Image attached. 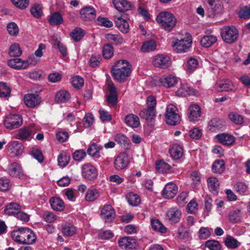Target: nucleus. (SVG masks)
Returning a JSON list of instances; mask_svg holds the SVG:
<instances>
[{
  "mask_svg": "<svg viewBox=\"0 0 250 250\" xmlns=\"http://www.w3.org/2000/svg\"><path fill=\"white\" fill-rule=\"evenodd\" d=\"M132 71L131 64L125 60L117 61L111 68V75L114 79L120 83L126 81Z\"/></svg>",
  "mask_w": 250,
  "mask_h": 250,
  "instance_id": "obj_1",
  "label": "nucleus"
},
{
  "mask_svg": "<svg viewBox=\"0 0 250 250\" xmlns=\"http://www.w3.org/2000/svg\"><path fill=\"white\" fill-rule=\"evenodd\" d=\"M11 236L12 240L19 244L32 245L36 242L37 238L35 233L28 228L14 229Z\"/></svg>",
  "mask_w": 250,
  "mask_h": 250,
  "instance_id": "obj_2",
  "label": "nucleus"
},
{
  "mask_svg": "<svg viewBox=\"0 0 250 250\" xmlns=\"http://www.w3.org/2000/svg\"><path fill=\"white\" fill-rule=\"evenodd\" d=\"M156 21L160 27L167 31H170L175 27L177 20L170 12H161L157 16Z\"/></svg>",
  "mask_w": 250,
  "mask_h": 250,
  "instance_id": "obj_3",
  "label": "nucleus"
},
{
  "mask_svg": "<svg viewBox=\"0 0 250 250\" xmlns=\"http://www.w3.org/2000/svg\"><path fill=\"white\" fill-rule=\"evenodd\" d=\"M220 34L223 41L229 44L236 42L239 37L238 30L233 26H224L221 29Z\"/></svg>",
  "mask_w": 250,
  "mask_h": 250,
  "instance_id": "obj_4",
  "label": "nucleus"
},
{
  "mask_svg": "<svg viewBox=\"0 0 250 250\" xmlns=\"http://www.w3.org/2000/svg\"><path fill=\"white\" fill-rule=\"evenodd\" d=\"M177 107L170 104L167 107L166 121L167 124L175 125L180 123L181 117L178 113Z\"/></svg>",
  "mask_w": 250,
  "mask_h": 250,
  "instance_id": "obj_5",
  "label": "nucleus"
},
{
  "mask_svg": "<svg viewBox=\"0 0 250 250\" xmlns=\"http://www.w3.org/2000/svg\"><path fill=\"white\" fill-rule=\"evenodd\" d=\"M82 175L88 182L95 180L98 175V169L91 163H87L82 166Z\"/></svg>",
  "mask_w": 250,
  "mask_h": 250,
  "instance_id": "obj_6",
  "label": "nucleus"
},
{
  "mask_svg": "<svg viewBox=\"0 0 250 250\" xmlns=\"http://www.w3.org/2000/svg\"><path fill=\"white\" fill-rule=\"evenodd\" d=\"M23 123V119L21 115L12 114L8 115L3 121L5 127L9 129L19 128Z\"/></svg>",
  "mask_w": 250,
  "mask_h": 250,
  "instance_id": "obj_7",
  "label": "nucleus"
},
{
  "mask_svg": "<svg viewBox=\"0 0 250 250\" xmlns=\"http://www.w3.org/2000/svg\"><path fill=\"white\" fill-rule=\"evenodd\" d=\"M191 36L188 35L186 38L181 40L177 39L173 42L172 46L177 53H181L187 52L191 47Z\"/></svg>",
  "mask_w": 250,
  "mask_h": 250,
  "instance_id": "obj_8",
  "label": "nucleus"
},
{
  "mask_svg": "<svg viewBox=\"0 0 250 250\" xmlns=\"http://www.w3.org/2000/svg\"><path fill=\"white\" fill-rule=\"evenodd\" d=\"M152 63L156 67L165 69L171 65V60L167 55L158 54L153 57Z\"/></svg>",
  "mask_w": 250,
  "mask_h": 250,
  "instance_id": "obj_9",
  "label": "nucleus"
},
{
  "mask_svg": "<svg viewBox=\"0 0 250 250\" xmlns=\"http://www.w3.org/2000/svg\"><path fill=\"white\" fill-rule=\"evenodd\" d=\"M130 163L129 158L125 152L120 153L114 161V167L117 170H121L126 168Z\"/></svg>",
  "mask_w": 250,
  "mask_h": 250,
  "instance_id": "obj_10",
  "label": "nucleus"
},
{
  "mask_svg": "<svg viewBox=\"0 0 250 250\" xmlns=\"http://www.w3.org/2000/svg\"><path fill=\"white\" fill-rule=\"evenodd\" d=\"M7 171L8 174L12 177L21 179L24 173L21 164L17 162H13L9 165Z\"/></svg>",
  "mask_w": 250,
  "mask_h": 250,
  "instance_id": "obj_11",
  "label": "nucleus"
},
{
  "mask_svg": "<svg viewBox=\"0 0 250 250\" xmlns=\"http://www.w3.org/2000/svg\"><path fill=\"white\" fill-rule=\"evenodd\" d=\"M115 215L114 209L110 205H104L101 208V217L106 222H112L114 220Z\"/></svg>",
  "mask_w": 250,
  "mask_h": 250,
  "instance_id": "obj_12",
  "label": "nucleus"
},
{
  "mask_svg": "<svg viewBox=\"0 0 250 250\" xmlns=\"http://www.w3.org/2000/svg\"><path fill=\"white\" fill-rule=\"evenodd\" d=\"M181 215L180 210L177 208H171L167 210L166 217L171 224H175L180 221Z\"/></svg>",
  "mask_w": 250,
  "mask_h": 250,
  "instance_id": "obj_13",
  "label": "nucleus"
},
{
  "mask_svg": "<svg viewBox=\"0 0 250 250\" xmlns=\"http://www.w3.org/2000/svg\"><path fill=\"white\" fill-rule=\"evenodd\" d=\"M33 134H34L33 127L28 125L19 129L18 132L15 134V137L19 140H29L32 138Z\"/></svg>",
  "mask_w": 250,
  "mask_h": 250,
  "instance_id": "obj_14",
  "label": "nucleus"
},
{
  "mask_svg": "<svg viewBox=\"0 0 250 250\" xmlns=\"http://www.w3.org/2000/svg\"><path fill=\"white\" fill-rule=\"evenodd\" d=\"M119 247L125 250H129L134 249L137 246L136 240L132 237L124 236L121 237L118 240Z\"/></svg>",
  "mask_w": 250,
  "mask_h": 250,
  "instance_id": "obj_15",
  "label": "nucleus"
},
{
  "mask_svg": "<svg viewBox=\"0 0 250 250\" xmlns=\"http://www.w3.org/2000/svg\"><path fill=\"white\" fill-rule=\"evenodd\" d=\"M23 101L27 107L34 108L41 104L42 100L38 94H27L24 96Z\"/></svg>",
  "mask_w": 250,
  "mask_h": 250,
  "instance_id": "obj_16",
  "label": "nucleus"
},
{
  "mask_svg": "<svg viewBox=\"0 0 250 250\" xmlns=\"http://www.w3.org/2000/svg\"><path fill=\"white\" fill-rule=\"evenodd\" d=\"M81 19L84 21H90L95 19L96 17V11L95 9L91 6H85L80 10Z\"/></svg>",
  "mask_w": 250,
  "mask_h": 250,
  "instance_id": "obj_17",
  "label": "nucleus"
},
{
  "mask_svg": "<svg viewBox=\"0 0 250 250\" xmlns=\"http://www.w3.org/2000/svg\"><path fill=\"white\" fill-rule=\"evenodd\" d=\"M178 187L173 182L167 183L163 189L162 195L166 199H171L175 197L178 192Z\"/></svg>",
  "mask_w": 250,
  "mask_h": 250,
  "instance_id": "obj_18",
  "label": "nucleus"
},
{
  "mask_svg": "<svg viewBox=\"0 0 250 250\" xmlns=\"http://www.w3.org/2000/svg\"><path fill=\"white\" fill-rule=\"evenodd\" d=\"M109 94L106 96V101L108 105L115 106L118 103V95L117 89L114 84L112 83L108 85Z\"/></svg>",
  "mask_w": 250,
  "mask_h": 250,
  "instance_id": "obj_19",
  "label": "nucleus"
},
{
  "mask_svg": "<svg viewBox=\"0 0 250 250\" xmlns=\"http://www.w3.org/2000/svg\"><path fill=\"white\" fill-rule=\"evenodd\" d=\"M188 118L190 121H198L201 115V109L197 104H192L188 108Z\"/></svg>",
  "mask_w": 250,
  "mask_h": 250,
  "instance_id": "obj_20",
  "label": "nucleus"
},
{
  "mask_svg": "<svg viewBox=\"0 0 250 250\" xmlns=\"http://www.w3.org/2000/svg\"><path fill=\"white\" fill-rule=\"evenodd\" d=\"M197 91L188 83H182L176 91L178 96L186 97L190 95H195Z\"/></svg>",
  "mask_w": 250,
  "mask_h": 250,
  "instance_id": "obj_21",
  "label": "nucleus"
},
{
  "mask_svg": "<svg viewBox=\"0 0 250 250\" xmlns=\"http://www.w3.org/2000/svg\"><path fill=\"white\" fill-rule=\"evenodd\" d=\"M114 8L119 12H125L133 7V4L127 0H112Z\"/></svg>",
  "mask_w": 250,
  "mask_h": 250,
  "instance_id": "obj_22",
  "label": "nucleus"
},
{
  "mask_svg": "<svg viewBox=\"0 0 250 250\" xmlns=\"http://www.w3.org/2000/svg\"><path fill=\"white\" fill-rule=\"evenodd\" d=\"M178 82L177 77L172 74H169L159 79V82L161 85L166 88L174 87L177 84Z\"/></svg>",
  "mask_w": 250,
  "mask_h": 250,
  "instance_id": "obj_23",
  "label": "nucleus"
},
{
  "mask_svg": "<svg viewBox=\"0 0 250 250\" xmlns=\"http://www.w3.org/2000/svg\"><path fill=\"white\" fill-rule=\"evenodd\" d=\"M215 88L218 91H229L232 90L234 86L230 80L225 79L217 83Z\"/></svg>",
  "mask_w": 250,
  "mask_h": 250,
  "instance_id": "obj_24",
  "label": "nucleus"
},
{
  "mask_svg": "<svg viewBox=\"0 0 250 250\" xmlns=\"http://www.w3.org/2000/svg\"><path fill=\"white\" fill-rule=\"evenodd\" d=\"M169 152L172 158L174 160L180 159L184 154L183 146L177 144L172 145Z\"/></svg>",
  "mask_w": 250,
  "mask_h": 250,
  "instance_id": "obj_25",
  "label": "nucleus"
},
{
  "mask_svg": "<svg viewBox=\"0 0 250 250\" xmlns=\"http://www.w3.org/2000/svg\"><path fill=\"white\" fill-rule=\"evenodd\" d=\"M7 64L10 67L17 70L28 68L27 62L20 58L10 59L8 61Z\"/></svg>",
  "mask_w": 250,
  "mask_h": 250,
  "instance_id": "obj_26",
  "label": "nucleus"
},
{
  "mask_svg": "<svg viewBox=\"0 0 250 250\" xmlns=\"http://www.w3.org/2000/svg\"><path fill=\"white\" fill-rule=\"evenodd\" d=\"M215 137L218 142L227 146L232 145L235 142V138L233 135L225 133L217 134Z\"/></svg>",
  "mask_w": 250,
  "mask_h": 250,
  "instance_id": "obj_27",
  "label": "nucleus"
},
{
  "mask_svg": "<svg viewBox=\"0 0 250 250\" xmlns=\"http://www.w3.org/2000/svg\"><path fill=\"white\" fill-rule=\"evenodd\" d=\"M114 140L125 149L127 150L130 148V140L125 135L122 133L116 134L114 137Z\"/></svg>",
  "mask_w": 250,
  "mask_h": 250,
  "instance_id": "obj_28",
  "label": "nucleus"
},
{
  "mask_svg": "<svg viewBox=\"0 0 250 250\" xmlns=\"http://www.w3.org/2000/svg\"><path fill=\"white\" fill-rule=\"evenodd\" d=\"M48 21L51 26H59L63 23V19L60 12H55L48 16Z\"/></svg>",
  "mask_w": 250,
  "mask_h": 250,
  "instance_id": "obj_29",
  "label": "nucleus"
},
{
  "mask_svg": "<svg viewBox=\"0 0 250 250\" xmlns=\"http://www.w3.org/2000/svg\"><path fill=\"white\" fill-rule=\"evenodd\" d=\"M114 21L116 26L118 29L123 33H127L129 32V26L127 21L122 17H118L115 16L114 17Z\"/></svg>",
  "mask_w": 250,
  "mask_h": 250,
  "instance_id": "obj_30",
  "label": "nucleus"
},
{
  "mask_svg": "<svg viewBox=\"0 0 250 250\" xmlns=\"http://www.w3.org/2000/svg\"><path fill=\"white\" fill-rule=\"evenodd\" d=\"M207 184L209 191L213 194H218L219 189L220 183L217 178L214 176L209 177L207 179Z\"/></svg>",
  "mask_w": 250,
  "mask_h": 250,
  "instance_id": "obj_31",
  "label": "nucleus"
},
{
  "mask_svg": "<svg viewBox=\"0 0 250 250\" xmlns=\"http://www.w3.org/2000/svg\"><path fill=\"white\" fill-rule=\"evenodd\" d=\"M49 203L52 209L56 211H62L65 207L63 200L58 197L51 198Z\"/></svg>",
  "mask_w": 250,
  "mask_h": 250,
  "instance_id": "obj_32",
  "label": "nucleus"
},
{
  "mask_svg": "<svg viewBox=\"0 0 250 250\" xmlns=\"http://www.w3.org/2000/svg\"><path fill=\"white\" fill-rule=\"evenodd\" d=\"M124 122L127 126L132 128H137L140 125L139 117L133 114H128L126 115Z\"/></svg>",
  "mask_w": 250,
  "mask_h": 250,
  "instance_id": "obj_33",
  "label": "nucleus"
},
{
  "mask_svg": "<svg viewBox=\"0 0 250 250\" xmlns=\"http://www.w3.org/2000/svg\"><path fill=\"white\" fill-rule=\"evenodd\" d=\"M176 234L178 239L184 241H188L191 239L190 231L183 225L178 228Z\"/></svg>",
  "mask_w": 250,
  "mask_h": 250,
  "instance_id": "obj_34",
  "label": "nucleus"
},
{
  "mask_svg": "<svg viewBox=\"0 0 250 250\" xmlns=\"http://www.w3.org/2000/svg\"><path fill=\"white\" fill-rule=\"evenodd\" d=\"M102 149V146L96 143H92L88 148L87 152L94 159H99L101 157L100 151Z\"/></svg>",
  "mask_w": 250,
  "mask_h": 250,
  "instance_id": "obj_35",
  "label": "nucleus"
},
{
  "mask_svg": "<svg viewBox=\"0 0 250 250\" xmlns=\"http://www.w3.org/2000/svg\"><path fill=\"white\" fill-rule=\"evenodd\" d=\"M76 228L70 223H65L62 225V232L64 236H72L76 233Z\"/></svg>",
  "mask_w": 250,
  "mask_h": 250,
  "instance_id": "obj_36",
  "label": "nucleus"
},
{
  "mask_svg": "<svg viewBox=\"0 0 250 250\" xmlns=\"http://www.w3.org/2000/svg\"><path fill=\"white\" fill-rule=\"evenodd\" d=\"M224 126V122L219 118H213L208 122L209 129L211 131H216L221 129Z\"/></svg>",
  "mask_w": 250,
  "mask_h": 250,
  "instance_id": "obj_37",
  "label": "nucleus"
},
{
  "mask_svg": "<svg viewBox=\"0 0 250 250\" xmlns=\"http://www.w3.org/2000/svg\"><path fill=\"white\" fill-rule=\"evenodd\" d=\"M9 148L16 156L21 155L24 149L22 143L17 141L11 142L9 145Z\"/></svg>",
  "mask_w": 250,
  "mask_h": 250,
  "instance_id": "obj_38",
  "label": "nucleus"
},
{
  "mask_svg": "<svg viewBox=\"0 0 250 250\" xmlns=\"http://www.w3.org/2000/svg\"><path fill=\"white\" fill-rule=\"evenodd\" d=\"M241 211V210L238 208L230 210L228 214L229 221L233 224L239 222L242 219Z\"/></svg>",
  "mask_w": 250,
  "mask_h": 250,
  "instance_id": "obj_39",
  "label": "nucleus"
},
{
  "mask_svg": "<svg viewBox=\"0 0 250 250\" xmlns=\"http://www.w3.org/2000/svg\"><path fill=\"white\" fill-rule=\"evenodd\" d=\"M70 98L69 93L65 90H61L55 95V101L58 103H64L68 101Z\"/></svg>",
  "mask_w": 250,
  "mask_h": 250,
  "instance_id": "obj_40",
  "label": "nucleus"
},
{
  "mask_svg": "<svg viewBox=\"0 0 250 250\" xmlns=\"http://www.w3.org/2000/svg\"><path fill=\"white\" fill-rule=\"evenodd\" d=\"M20 210L21 207L18 204L10 203L6 206L4 212L8 215L15 216Z\"/></svg>",
  "mask_w": 250,
  "mask_h": 250,
  "instance_id": "obj_41",
  "label": "nucleus"
},
{
  "mask_svg": "<svg viewBox=\"0 0 250 250\" xmlns=\"http://www.w3.org/2000/svg\"><path fill=\"white\" fill-rule=\"evenodd\" d=\"M217 40L216 36L210 35L204 36L201 40V45L205 47H209L215 43Z\"/></svg>",
  "mask_w": 250,
  "mask_h": 250,
  "instance_id": "obj_42",
  "label": "nucleus"
},
{
  "mask_svg": "<svg viewBox=\"0 0 250 250\" xmlns=\"http://www.w3.org/2000/svg\"><path fill=\"white\" fill-rule=\"evenodd\" d=\"M100 195V192L97 189L89 188L86 192L85 199L88 202H93L98 199Z\"/></svg>",
  "mask_w": 250,
  "mask_h": 250,
  "instance_id": "obj_43",
  "label": "nucleus"
},
{
  "mask_svg": "<svg viewBox=\"0 0 250 250\" xmlns=\"http://www.w3.org/2000/svg\"><path fill=\"white\" fill-rule=\"evenodd\" d=\"M156 42L154 40H149L143 42L141 48L143 52H149L154 51L156 48Z\"/></svg>",
  "mask_w": 250,
  "mask_h": 250,
  "instance_id": "obj_44",
  "label": "nucleus"
},
{
  "mask_svg": "<svg viewBox=\"0 0 250 250\" xmlns=\"http://www.w3.org/2000/svg\"><path fill=\"white\" fill-rule=\"evenodd\" d=\"M151 226L152 229L156 231L162 233H166L167 231V229L158 219L153 218L151 220Z\"/></svg>",
  "mask_w": 250,
  "mask_h": 250,
  "instance_id": "obj_45",
  "label": "nucleus"
},
{
  "mask_svg": "<svg viewBox=\"0 0 250 250\" xmlns=\"http://www.w3.org/2000/svg\"><path fill=\"white\" fill-rule=\"evenodd\" d=\"M224 242L226 247L231 250H235L237 249L241 245L240 242L230 235H228L226 237Z\"/></svg>",
  "mask_w": 250,
  "mask_h": 250,
  "instance_id": "obj_46",
  "label": "nucleus"
},
{
  "mask_svg": "<svg viewBox=\"0 0 250 250\" xmlns=\"http://www.w3.org/2000/svg\"><path fill=\"white\" fill-rule=\"evenodd\" d=\"M70 156L65 151L60 152L58 156V165L62 167H66L69 163Z\"/></svg>",
  "mask_w": 250,
  "mask_h": 250,
  "instance_id": "obj_47",
  "label": "nucleus"
},
{
  "mask_svg": "<svg viewBox=\"0 0 250 250\" xmlns=\"http://www.w3.org/2000/svg\"><path fill=\"white\" fill-rule=\"evenodd\" d=\"M238 17L241 19H250V4L240 7L237 11Z\"/></svg>",
  "mask_w": 250,
  "mask_h": 250,
  "instance_id": "obj_48",
  "label": "nucleus"
},
{
  "mask_svg": "<svg viewBox=\"0 0 250 250\" xmlns=\"http://www.w3.org/2000/svg\"><path fill=\"white\" fill-rule=\"evenodd\" d=\"M225 170V164L223 160H215L212 165V170L213 173L221 174Z\"/></svg>",
  "mask_w": 250,
  "mask_h": 250,
  "instance_id": "obj_49",
  "label": "nucleus"
},
{
  "mask_svg": "<svg viewBox=\"0 0 250 250\" xmlns=\"http://www.w3.org/2000/svg\"><path fill=\"white\" fill-rule=\"evenodd\" d=\"M198 66V60L194 58H189L185 64V68L187 73H192Z\"/></svg>",
  "mask_w": 250,
  "mask_h": 250,
  "instance_id": "obj_50",
  "label": "nucleus"
},
{
  "mask_svg": "<svg viewBox=\"0 0 250 250\" xmlns=\"http://www.w3.org/2000/svg\"><path fill=\"white\" fill-rule=\"evenodd\" d=\"M105 38L109 42L115 45L121 44L124 41V39L120 34L108 33L106 34Z\"/></svg>",
  "mask_w": 250,
  "mask_h": 250,
  "instance_id": "obj_51",
  "label": "nucleus"
},
{
  "mask_svg": "<svg viewBox=\"0 0 250 250\" xmlns=\"http://www.w3.org/2000/svg\"><path fill=\"white\" fill-rule=\"evenodd\" d=\"M85 34L84 31L80 27H76L70 34V37L75 42H78L83 37Z\"/></svg>",
  "mask_w": 250,
  "mask_h": 250,
  "instance_id": "obj_52",
  "label": "nucleus"
},
{
  "mask_svg": "<svg viewBox=\"0 0 250 250\" xmlns=\"http://www.w3.org/2000/svg\"><path fill=\"white\" fill-rule=\"evenodd\" d=\"M139 116L146 120L152 121L156 117V111L148 108H145L140 111Z\"/></svg>",
  "mask_w": 250,
  "mask_h": 250,
  "instance_id": "obj_53",
  "label": "nucleus"
},
{
  "mask_svg": "<svg viewBox=\"0 0 250 250\" xmlns=\"http://www.w3.org/2000/svg\"><path fill=\"white\" fill-rule=\"evenodd\" d=\"M171 167L167 163L162 160L156 162V170L160 173H167L170 169Z\"/></svg>",
  "mask_w": 250,
  "mask_h": 250,
  "instance_id": "obj_54",
  "label": "nucleus"
},
{
  "mask_svg": "<svg viewBox=\"0 0 250 250\" xmlns=\"http://www.w3.org/2000/svg\"><path fill=\"white\" fill-rule=\"evenodd\" d=\"M126 198L128 203L132 206H136L141 203L139 196L132 192H129L126 195Z\"/></svg>",
  "mask_w": 250,
  "mask_h": 250,
  "instance_id": "obj_55",
  "label": "nucleus"
},
{
  "mask_svg": "<svg viewBox=\"0 0 250 250\" xmlns=\"http://www.w3.org/2000/svg\"><path fill=\"white\" fill-rule=\"evenodd\" d=\"M234 188L236 191L240 194L248 195L250 194L247 186L243 182H237L234 186Z\"/></svg>",
  "mask_w": 250,
  "mask_h": 250,
  "instance_id": "obj_56",
  "label": "nucleus"
},
{
  "mask_svg": "<svg viewBox=\"0 0 250 250\" xmlns=\"http://www.w3.org/2000/svg\"><path fill=\"white\" fill-rule=\"evenodd\" d=\"M42 219L47 223H54L57 219V216L53 212L45 211L42 215Z\"/></svg>",
  "mask_w": 250,
  "mask_h": 250,
  "instance_id": "obj_57",
  "label": "nucleus"
},
{
  "mask_svg": "<svg viewBox=\"0 0 250 250\" xmlns=\"http://www.w3.org/2000/svg\"><path fill=\"white\" fill-rule=\"evenodd\" d=\"M22 54V50L18 43H15L9 48V54L11 57H19Z\"/></svg>",
  "mask_w": 250,
  "mask_h": 250,
  "instance_id": "obj_58",
  "label": "nucleus"
},
{
  "mask_svg": "<svg viewBox=\"0 0 250 250\" xmlns=\"http://www.w3.org/2000/svg\"><path fill=\"white\" fill-rule=\"evenodd\" d=\"M228 116L230 121L236 125H241L244 122L242 116L236 112H230Z\"/></svg>",
  "mask_w": 250,
  "mask_h": 250,
  "instance_id": "obj_59",
  "label": "nucleus"
},
{
  "mask_svg": "<svg viewBox=\"0 0 250 250\" xmlns=\"http://www.w3.org/2000/svg\"><path fill=\"white\" fill-rule=\"evenodd\" d=\"M190 178L192 181V186L195 187L199 185L201 181V174L198 171L195 170L191 172Z\"/></svg>",
  "mask_w": 250,
  "mask_h": 250,
  "instance_id": "obj_60",
  "label": "nucleus"
},
{
  "mask_svg": "<svg viewBox=\"0 0 250 250\" xmlns=\"http://www.w3.org/2000/svg\"><path fill=\"white\" fill-rule=\"evenodd\" d=\"M103 56L104 58L108 59L113 56V47L110 44H106L103 47Z\"/></svg>",
  "mask_w": 250,
  "mask_h": 250,
  "instance_id": "obj_61",
  "label": "nucleus"
},
{
  "mask_svg": "<svg viewBox=\"0 0 250 250\" xmlns=\"http://www.w3.org/2000/svg\"><path fill=\"white\" fill-rule=\"evenodd\" d=\"M188 193L183 191L180 193L176 198L177 204L181 207L184 206L188 201Z\"/></svg>",
  "mask_w": 250,
  "mask_h": 250,
  "instance_id": "obj_62",
  "label": "nucleus"
},
{
  "mask_svg": "<svg viewBox=\"0 0 250 250\" xmlns=\"http://www.w3.org/2000/svg\"><path fill=\"white\" fill-rule=\"evenodd\" d=\"M11 88L7 83L1 82V98H9L11 96Z\"/></svg>",
  "mask_w": 250,
  "mask_h": 250,
  "instance_id": "obj_63",
  "label": "nucleus"
},
{
  "mask_svg": "<svg viewBox=\"0 0 250 250\" xmlns=\"http://www.w3.org/2000/svg\"><path fill=\"white\" fill-rule=\"evenodd\" d=\"M205 246L209 250H220L221 248L220 242L214 240H208L205 243Z\"/></svg>",
  "mask_w": 250,
  "mask_h": 250,
  "instance_id": "obj_64",
  "label": "nucleus"
}]
</instances>
